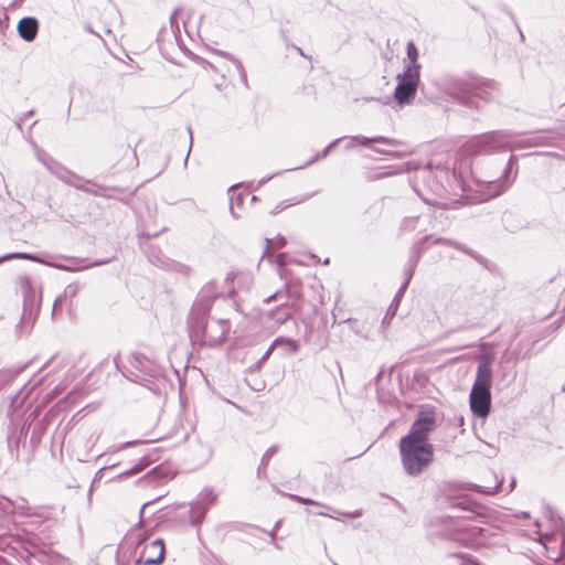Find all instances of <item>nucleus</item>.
<instances>
[{"instance_id": "1", "label": "nucleus", "mask_w": 565, "mask_h": 565, "mask_svg": "<svg viewBox=\"0 0 565 565\" xmlns=\"http://www.w3.org/2000/svg\"><path fill=\"white\" fill-rule=\"evenodd\" d=\"M491 381L492 362L488 356L481 355L478 362L476 380L469 396L471 412L480 418L487 417L490 412Z\"/></svg>"}, {"instance_id": "2", "label": "nucleus", "mask_w": 565, "mask_h": 565, "mask_svg": "<svg viewBox=\"0 0 565 565\" xmlns=\"http://www.w3.org/2000/svg\"><path fill=\"white\" fill-rule=\"evenodd\" d=\"M398 449L402 466L407 476H419L434 461V446L399 439Z\"/></svg>"}, {"instance_id": "3", "label": "nucleus", "mask_w": 565, "mask_h": 565, "mask_svg": "<svg viewBox=\"0 0 565 565\" xmlns=\"http://www.w3.org/2000/svg\"><path fill=\"white\" fill-rule=\"evenodd\" d=\"M206 316L190 315L189 323L194 337L201 338L203 343L209 347L221 344L230 331L231 323L224 319H205Z\"/></svg>"}, {"instance_id": "4", "label": "nucleus", "mask_w": 565, "mask_h": 565, "mask_svg": "<svg viewBox=\"0 0 565 565\" xmlns=\"http://www.w3.org/2000/svg\"><path fill=\"white\" fill-rule=\"evenodd\" d=\"M469 149L475 153L487 154L501 150H512L511 136L501 131H493L472 139Z\"/></svg>"}, {"instance_id": "5", "label": "nucleus", "mask_w": 565, "mask_h": 565, "mask_svg": "<svg viewBox=\"0 0 565 565\" xmlns=\"http://www.w3.org/2000/svg\"><path fill=\"white\" fill-rule=\"evenodd\" d=\"M141 548L139 555L135 558V565H159L164 557V543L161 539H154L148 542L141 533L136 535V548Z\"/></svg>"}, {"instance_id": "6", "label": "nucleus", "mask_w": 565, "mask_h": 565, "mask_svg": "<svg viewBox=\"0 0 565 565\" xmlns=\"http://www.w3.org/2000/svg\"><path fill=\"white\" fill-rule=\"evenodd\" d=\"M436 427V418L433 414L420 413L412 424L408 433L401 440L413 441L425 446H433L429 443V434Z\"/></svg>"}, {"instance_id": "7", "label": "nucleus", "mask_w": 565, "mask_h": 565, "mask_svg": "<svg viewBox=\"0 0 565 565\" xmlns=\"http://www.w3.org/2000/svg\"><path fill=\"white\" fill-rule=\"evenodd\" d=\"M430 239V236H425L423 237L419 242H417L413 248V257L411 259V265H409V268L407 269L406 271V278L404 280V282L402 284V286L399 287V289L397 290L392 303L390 305L387 311H386V315L383 319V323L390 321L395 315H396V311H397V308L399 306V302H401V299L403 298L407 287H408V284L413 277V274H414V269L416 267V264L419 259V256H420V253L424 250V244Z\"/></svg>"}, {"instance_id": "8", "label": "nucleus", "mask_w": 565, "mask_h": 565, "mask_svg": "<svg viewBox=\"0 0 565 565\" xmlns=\"http://www.w3.org/2000/svg\"><path fill=\"white\" fill-rule=\"evenodd\" d=\"M419 74L416 68H405L402 74L397 75L398 83L394 90V98L399 105L411 102L417 90L419 83Z\"/></svg>"}, {"instance_id": "9", "label": "nucleus", "mask_w": 565, "mask_h": 565, "mask_svg": "<svg viewBox=\"0 0 565 565\" xmlns=\"http://www.w3.org/2000/svg\"><path fill=\"white\" fill-rule=\"evenodd\" d=\"M449 312L458 313L454 331H465L477 326L476 307L469 306L465 301L457 299L450 307Z\"/></svg>"}, {"instance_id": "10", "label": "nucleus", "mask_w": 565, "mask_h": 565, "mask_svg": "<svg viewBox=\"0 0 565 565\" xmlns=\"http://www.w3.org/2000/svg\"><path fill=\"white\" fill-rule=\"evenodd\" d=\"M34 153L36 159L55 177L61 179L67 184H73L72 178L75 175L72 174L68 170H66L62 164L55 161L50 154H47L43 149L33 145Z\"/></svg>"}, {"instance_id": "11", "label": "nucleus", "mask_w": 565, "mask_h": 565, "mask_svg": "<svg viewBox=\"0 0 565 565\" xmlns=\"http://www.w3.org/2000/svg\"><path fill=\"white\" fill-rule=\"evenodd\" d=\"M217 297V290L213 281L206 284L201 289L198 299L195 300L191 313L192 318L202 315L206 316L211 309L214 299Z\"/></svg>"}, {"instance_id": "12", "label": "nucleus", "mask_w": 565, "mask_h": 565, "mask_svg": "<svg viewBox=\"0 0 565 565\" xmlns=\"http://www.w3.org/2000/svg\"><path fill=\"white\" fill-rule=\"evenodd\" d=\"M19 286L23 294L24 310L32 311L35 307L39 306L41 300L40 286L33 284L32 280L26 276L19 278Z\"/></svg>"}, {"instance_id": "13", "label": "nucleus", "mask_w": 565, "mask_h": 565, "mask_svg": "<svg viewBox=\"0 0 565 565\" xmlns=\"http://www.w3.org/2000/svg\"><path fill=\"white\" fill-rule=\"evenodd\" d=\"M131 365L140 372L136 381L147 382L148 377L158 379L161 375L160 367L142 354H135Z\"/></svg>"}, {"instance_id": "14", "label": "nucleus", "mask_w": 565, "mask_h": 565, "mask_svg": "<svg viewBox=\"0 0 565 565\" xmlns=\"http://www.w3.org/2000/svg\"><path fill=\"white\" fill-rule=\"evenodd\" d=\"M300 297L299 284L296 282H285L284 288L277 290L273 295L268 296L264 299L266 303L271 302L273 300H280L286 302V299L294 298L297 299Z\"/></svg>"}, {"instance_id": "15", "label": "nucleus", "mask_w": 565, "mask_h": 565, "mask_svg": "<svg viewBox=\"0 0 565 565\" xmlns=\"http://www.w3.org/2000/svg\"><path fill=\"white\" fill-rule=\"evenodd\" d=\"M181 26L184 29L186 35H190V31L185 26V22L183 19L179 17V11L175 10L170 19L168 24H164L161 30V35H181Z\"/></svg>"}, {"instance_id": "16", "label": "nucleus", "mask_w": 565, "mask_h": 565, "mask_svg": "<svg viewBox=\"0 0 565 565\" xmlns=\"http://www.w3.org/2000/svg\"><path fill=\"white\" fill-rule=\"evenodd\" d=\"M498 92V84L493 81H484L480 84V86L476 87L473 90V96L469 98L468 105H472V98H480L482 100H491L495 97V93Z\"/></svg>"}, {"instance_id": "17", "label": "nucleus", "mask_w": 565, "mask_h": 565, "mask_svg": "<svg viewBox=\"0 0 565 565\" xmlns=\"http://www.w3.org/2000/svg\"><path fill=\"white\" fill-rule=\"evenodd\" d=\"M515 159H516V157L514 154H511L509 157L507 166L503 168L502 173L500 175H498V178L482 179V180H479V182L493 185L494 186V193L493 194L494 195L500 194V192L502 191V189H499L501 186V183H502L501 180L503 178H504V180L508 178L507 173L512 170L513 161Z\"/></svg>"}, {"instance_id": "18", "label": "nucleus", "mask_w": 565, "mask_h": 565, "mask_svg": "<svg viewBox=\"0 0 565 565\" xmlns=\"http://www.w3.org/2000/svg\"><path fill=\"white\" fill-rule=\"evenodd\" d=\"M38 29V20L31 17L21 19L17 25L19 35H36Z\"/></svg>"}, {"instance_id": "19", "label": "nucleus", "mask_w": 565, "mask_h": 565, "mask_svg": "<svg viewBox=\"0 0 565 565\" xmlns=\"http://www.w3.org/2000/svg\"><path fill=\"white\" fill-rule=\"evenodd\" d=\"M489 477L492 479L491 484H476L475 488L478 492L487 494V495H493L499 492L503 480L498 477L497 473L490 471Z\"/></svg>"}, {"instance_id": "20", "label": "nucleus", "mask_w": 565, "mask_h": 565, "mask_svg": "<svg viewBox=\"0 0 565 565\" xmlns=\"http://www.w3.org/2000/svg\"><path fill=\"white\" fill-rule=\"evenodd\" d=\"M207 511H209V509H206L205 505H202V503H200L198 500H195L191 504V509H190L191 524L200 525L203 522Z\"/></svg>"}, {"instance_id": "21", "label": "nucleus", "mask_w": 565, "mask_h": 565, "mask_svg": "<svg viewBox=\"0 0 565 565\" xmlns=\"http://www.w3.org/2000/svg\"><path fill=\"white\" fill-rule=\"evenodd\" d=\"M419 53L416 45L409 41L407 43V61H405V68H416V73H420V65L417 63Z\"/></svg>"}, {"instance_id": "22", "label": "nucleus", "mask_w": 565, "mask_h": 565, "mask_svg": "<svg viewBox=\"0 0 565 565\" xmlns=\"http://www.w3.org/2000/svg\"><path fill=\"white\" fill-rule=\"evenodd\" d=\"M354 139H356V141L363 147H369L372 142L386 143V145H392V146L399 145L398 140L393 139V138H387L384 136H377V137H373V138L356 136V137H354Z\"/></svg>"}, {"instance_id": "23", "label": "nucleus", "mask_w": 565, "mask_h": 565, "mask_svg": "<svg viewBox=\"0 0 565 565\" xmlns=\"http://www.w3.org/2000/svg\"><path fill=\"white\" fill-rule=\"evenodd\" d=\"M202 505H205L206 509H210L212 505L216 503L217 494L214 493L213 489L211 488H204L198 499H196Z\"/></svg>"}, {"instance_id": "24", "label": "nucleus", "mask_w": 565, "mask_h": 565, "mask_svg": "<svg viewBox=\"0 0 565 565\" xmlns=\"http://www.w3.org/2000/svg\"><path fill=\"white\" fill-rule=\"evenodd\" d=\"M271 317L276 319L279 323H284L288 319L291 318V312L289 310L287 302H281L280 307L276 308L271 312Z\"/></svg>"}, {"instance_id": "25", "label": "nucleus", "mask_w": 565, "mask_h": 565, "mask_svg": "<svg viewBox=\"0 0 565 565\" xmlns=\"http://www.w3.org/2000/svg\"><path fill=\"white\" fill-rule=\"evenodd\" d=\"M434 244H441V245H447V246H451L465 254H468V255H472V252L465 245L460 244V243H457L455 241H451L449 238H445V237H438V238H435L434 239Z\"/></svg>"}, {"instance_id": "26", "label": "nucleus", "mask_w": 565, "mask_h": 565, "mask_svg": "<svg viewBox=\"0 0 565 565\" xmlns=\"http://www.w3.org/2000/svg\"><path fill=\"white\" fill-rule=\"evenodd\" d=\"M9 259H28L42 263V260H40L36 256L28 253H10L0 257V264Z\"/></svg>"}, {"instance_id": "27", "label": "nucleus", "mask_w": 565, "mask_h": 565, "mask_svg": "<svg viewBox=\"0 0 565 565\" xmlns=\"http://www.w3.org/2000/svg\"><path fill=\"white\" fill-rule=\"evenodd\" d=\"M274 344L275 347L282 345L286 349H288L291 353H296L299 350V344L297 343V341L289 338L279 337L275 339Z\"/></svg>"}, {"instance_id": "28", "label": "nucleus", "mask_w": 565, "mask_h": 565, "mask_svg": "<svg viewBox=\"0 0 565 565\" xmlns=\"http://www.w3.org/2000/svg\"><path fill=\"white\" fill-rule=\"evenodd\" d=\"M419 218L417 216L405 217L401 223V230L404 232H413L417 228Z\"/></svg>"}, {"instance_id": "29", "label": "nucleus", "mask_w": 565, "mask_h": 565, "mask_svg": "<svg viewBox=\"0 0 565 565\" xmlns=\"http://www.w3.org/2000/svg\"><path fill=\"white\" fill-rule=\"evenodd\" d=\"M341 140V138H338L335 140H333L331 143H329L320 153H318L313 159H311L309 162H307L306 166H310L312 164L313 162L320 160V159H323L326 158L329 152L338 145V142Z\"/></svg>"}, {"instance_id": "30", "label": "nucleus", "mask_w": 565, "mask_h": 565, "mask_svg": "<svg viewBox=\"0 0 565 565\" xmlns=\"http://www.w3.org/2000/svg\"><path fill=\"white\" fill-rule=\"evenodd\" d=\"M14 373L10 370L0 371V391L13 379Z\"/></svg>"}, {"instance_id": "31", "label": "nucleus", "mask_w": 565, "mask_h": 565, "mask_svg": "<svg viewBox=\"0 0 565 565\" xmlns=\"http://www.w3.org/2000/svg\"><path fill=\"white\" fill-rule=\"evenodd\" d=\"M276 451H277V447H276V446H271V447H269V448L265 451V454H264V456H263V458H262V460H260V466L258 467V471L260 470V467H262V466H263V467H266V466H267V463H268L269 459L271 458V456H274V455L276 454Z\"/></svg>"}, {"instance_id": "32", "label": "nucleus", "mask_w": 565, "mask_h": 565, "mask_svg": "<svg viewBox=\"0 0 565 565\" xmlns=\"http://www.w3.org/2000/svg\"><path fill=\"white\" fill-rule=\"evenodd\" d=\"M289 497H290V499H292V500H295V501H297L299 503H302V504H311V505L324 507L322 503L317 502V501H315L312 499H309V498L299 497L297 494H290Z\"/></svg>"}, {"instance_id": "33", "label": "nucleus", "mask_w": 565, "mask_h": 565, "mask_svg": "<svg viewBox=\"0 0 565 565\" xmlns=\"http://www.w3.org/2000/svg\"><path fill=\"white\" fill-rule=\"evenodd\" d=\"M515 218V215L513 213H505L504 216H503V223L505 225V227L513 232L516 230V226H514L512 224V221Z\"/></svg>"}, {"instance_id": "34", "label": "nucleus", "mask_w": 565, "mask_h": 565, "mask_svg": "<svg viewBox=\"0 0 565 565\" xmlns=\"http://www.w3.org/2000/svg\"><path fill=\"white\" fill-rule=\"evenodd\" d=\"M278 275L281 279H284L286 282H294L290 278V273L286 267H281L278 269Z\"/></svg>"}, {"instance_id": "35", "label": "nucleus", "mask_w": 565, "mask_h": 565, "mask_svg": "<svg viewBox=\"0 0 565 565\" xmlns=\"http://www.w3.org/2000/svg\"><path fill=\"white\" fill-rule=\"evenodd\" d=\"M275 263L278 265V269L286 266V254L279 253L276 258Z\"/></svg>"}, {"instance_id": "36", "label": "nucleus", "mask_w": 565, "mask_h": 565, "mask_svg": "<svg viewBox=\"0 0 565 565\" xmlns=\"http://www.w3.org/2000/svg\"><path fill=\"white\" fill-rule=\"evenodd\" d=\"M233 64H234L235 68L237 70V72L241 73L242 79L244 82H246V74L244 72L242 63L239 61H237V60H233Z\"/></svg>"}, {"instance_id": "37", "label": "nucleus", "mask_w": 565, "mask_h": 565, "mask_svg": "<svg viewBox=\"0 0 565 565\" xmlns=\"http://www.w3.org/2000/svg\"><path fill=\"white\" fill-rule=\"evenodd\" d=\"M554 310H555V303H554V301H552L547 312L537 313L535 317H537L540 320H543L544 318L551 316Z\"/></svg>"}, {"instance_id": "38", "label": "nucleus", "mask_w": 565, "mask_h": 565, "mask_svg": "<svg viewBox=\"0 0 565 565\" xmlns=\"http://www.w3.org/2000/svg\"><path fill=\"white\" fill-rule=\"evenodd\" d=\"M274 347H275V344L273 343V344L267 349V351L264 353V355H263V356L260 358V360L258 361V363H257V364H258V366H259V365H260L265 360H267V359L270 356V354H271V352H273V350H274Z\"/></svg>"}, {"instance_id": "39", "label": "nucleus", "mask_w": 565, "mask_h": 565, "mask_svg": "<svg viewBox=\"0 0 565 565\" xmlns=\"http://www.w3.org/2000/svg\"><path fill=\"white\" fill-rule=\"evenodd\" d=\"M9 505H12V502L7 500V499H0V510L7 512L8 511V508Z\"/></svg>"}, {"instance_id": "40", "label": "nucleus", "mask_w": 565, "mask_h": 565, "mask_svg": "<svg viewBox=\"0 0 565 565\" xmlns=\"http://www.w3.org/2000/svg\"><path fill=\"white\" fill-rule=\"evenodd\" d=\"M188 131L190 134V147H192V131H191L190 127L188 128ZM190 152H191V148H189V150H188L186 157L184 159V166H186V163H188Z\"/></svg>"}, {"instance_id": "41", "label": "nucleus", "mask_w": 565, "mask_h": 565, "mask_svg": "<svg viewBox=\"0 0 565 565\" xmlns=\"http://www.w3.org/2000/svg\"><path fill=\"white\" fill-rule=\"evenodd\" d=\"M34 114V110H29L25 115H24V118H21L19 121H17V127L21 130L22 129V121L28 117V116H32Z\"/></svg>"}, {"instance_id": "42", "label": "nucleus", "mask_w": 565, "mask_h": 565, "mask_svg": "<svg viewBox=\"0 0 565 565\" xmlns=\"http://www.w3.org/2000/svg\"><path fill=\"white\" fill-rule=\"evenodd\" d=\"M65 390L64 386H61V385H57L54 387V390L52 391V395L54 397L58 396L63 391Z\"/></svg>"}, {"instance_id": "43", "label": "nucleus", "mask_w": 565, "mask_h": 565, "mask_svg": "<svg viewBox=\"0 0 565 565\" xmlns=\"http://www.w3.org/2000/svg\"><path fill=\"white\" fill-rule=\"evenodd\" d=\"M285 245H286V238H285V237H282V236H279V237L277 238V246H278V247H284Z\"/></svg>"}, {"instance_id": "44", "label": "nucleus", "mask_w": 565, "mask_h": 565, "mask_svg": "<svg viewBox=\"0 0 565 565\" xmlns=\"http://www.w3.org/2000/svg\"><path fill=\"white\" fill-rule=\"evenodd\" d=\"M461 565H480L479 563L471 561V559H463Z\"/></svg>"}, {"instance_id": "45", "label": "nucleus", "mask_w": 565, "mask_h": 565, "mask_svg": "<svg viewBox=\"0 0 565 565\" xmlns=\"http://www.w3.org/2000/svg\"><path fill=\"white\" fill-rule=\"evenodd\" d=\"M274 175H269L267 178H263L262 180L258 181V185H263L265 184L267 181H269Z\"/></svg>"}, {"instance_id": "46", "label": "nucleus", "mask_w": 565, "mask_h": 565, "mask_svg": "<svg viewBox=\"0 0 565 565\" xmlns=\"http://www.w3.org/2000/svg\"><path fill=\"white\" fill-rule=\"evenodd\" d=\"M173 40H174L175 44H177L181 50H183V49H182V44H181V40H182V38L175 36V38H173Z\"/></svg>"}, {"instance_id": "47", "label": "nucleus", "mask_w": 565, "mask_h": 565, "mask_svg": "<svg viewBox=\"0 0 565 565\" xmlns=\"http://www.w3.org/2000/svg\"><path fill=\"white\" fill-rule=\"evenodd\" d=\"M355 142H356V139H354V137H353V138H351V140H350V142L348 143L347 148H348V149H350V148L354 147V143H355Z\"/></svg>"}, {"instance_id": "48", "label": "nucleus", "mask_w": 565, "mask_h": 565, "mask_svg": "<svg viewBox=\"0 0 565 565\" xmlns=\"http://www.w3.org/2000/svg\"><path fill=\"white\" fill-rule=\"evenodd\" d=\"M279 524H280V521H278V522L276 523L275 529L269 533L271 537H275V532H276L277 527L279 526Z\"/></svg>"}, {"instance_id": "49", "label": "nucleus", "mask_w": 565, "mask_h": 565, "mask_svg": "<svg viewBox=\"0 0 565 565\" xmlns=\"http://www.w3.org/2000/svg\"><path fill=\"white\" fill-rule=\"evenodd\" d=\"M230 210H231V213H232V215H233L234 217H238V215H237V214L235 213V211H234L233 204H231Z\"/></svg>"}, {"instance_id": "50", "label": "nucleus", "mask_w": 565, "mask_h": 565, "mask_svg": "<svg viewBox=\"0 0 565 565\" xmlns=\"http://www.w3.org/2000/svg\"><path fill=\"white\" fill-rule=\"evenodd\" d=\"M558 326L559 324H556V322H555L550 328H551L552 331H554V330L558 329Z\"/></svg>"}, {"instance_id": "51", "label": "nucleus", "mask_w": 565, "mask_h": 565, "mask_svg": "<svg viewBox=\"0 0 565 565\" xmlns=\"http://www.w3.org/2000/svg\"><path fill=\"white\" fill-rule=\"evenodd\" d=\"M268 250H269V241H268V239H266L265 254H266V253H268Z\"/></svg>"}, {"instance_id": "52", "label": "nucleus", "mask_w": 565, "mask_h": 565, "mask_svg": "<svg viewBox=\"0 0 565 565\" xmlns=\"http://www.w3.org/2000/svg\"><path fill=\"white\" fill-rule=\"evenodd\" d=\"M514 484H515V480L513 479L509 486V488H510L509 491H511L513 489Z\"/></svg>"}, {"instance_id": "53", "label": "nucleus", "mask_w": 565, "mask_h": 565, "mask_svg": "<svg viewBox=\"0 0 565 565\" xmlns=\"http://www.w3.org/2000/svg\"><path fill=\"white\" fill-rule=\"evenodd\" d=\"M58 302H60V299H56V300L54 301L53 310H55V309H56V307H57V303H58Z\"/></svg>"}, {"instance_id": "54", "label": "nucleus", "mask_w": 565, "mask_h": 565, "mask_svg": "<svg viewBox=\"0 0 565 565\" xmlns=\"http://www.w3.org/2000/svg\"><path fill=\"white\" fill-rule=\"evenodd\" d=\"M349 515L352 516V518H356V516H360V513L359 512H354V513L349 514Z\"/></svg>"}, {"instance_id": "55", "label": "nucleus", "mask_w": 565, "mask_h": 565, "mask_svg": "<svg viewBox=\"0 0 565 565\" xmlns=\"http://www.w3.org/2000/svg\"><path fill=\"white\" fill-rule=\"evenodd\" d=\"M23 39H24L25 41H28V42H31V41H33L35 38L28 36V38H23Z\"/></svg>"}, {"instance_id": "56", "label": "nucleus", "mask_w": 565, "mask_h": 565, "mask_svg": "<svg viewBox=\"0 0 565 565\" xmlns=\"http://www.w3.org/2000/svg\"><path fill=\"white\" fill-rule=\"evenodd\" d=\"M294 49H295L299 54L303 55L302 51H301L299 47L294 46Z\"/></svg>"}, {"instance_id": "57", "label": "nucleus", "mask_w": 565, "mask_h": 565, "mask_svg": "<svg viewBox=\"0 0 565 565\" xmlns=\"http://www.w3.org/2000/svg\"><path fill=\"white\" fill-rule=\"evenodd\" d=\"M311 195H306L305 198H302L301 200H299L298 202H302V201H306L310 198Z\"/></svg>"}, {"instance_id": "58", "label": "nucleus", "mask_w": 565, "mask_h": 565, "mask_svg": "<svg viewBox=\"0 0 565 565\" xmlns=\"http://www.w3.org/2000/svg\"><path fill=\"white\" fill-rule=\"evenodd\" d=\"M317 514L319 515H324V516H328L329 514H327L326 512H318Z\"/></svg>"}, {"instance_id": "59", "label": "nucleus", "mask_w": 565, "mask_h": 565, "mask_svg": "<svg viewBox=\"0 0 565 565\" xmlns=\"http://www.w3.org/2000/svg\"><path fill=\"white\" fill-rule=\"evenodd\" d=\"M106 262H97L95 263L94 265H102V264H105Z\"/></svg>"}, {"instance_id": "60", "label": "nucleus", "mask_w": 565, "mask_h": 565, "mask_svg": "<svg viewBox=\"0 0 565 565\" xmlns=\"http://www.w3.org/2000/svg\"><path fill=\"white\" fill-rule=\"evenodd\" d=\"M56 268H63V269H66V267H63V266H60V265H54Z\"/></svg>"}, {"instance_id": "61", "label": "nucleus", "mask_w": 565, "mask_h": 565, "mask_svg": "<svg viewBox=\"0 0 565 565\" xmlns=\"http://www.w3.org/2000/svg\"><path fill=\"white\" fill-rule=\"evenodd\" d=\"M379 152L382 154H388V152H386V151H379Z\"/></svg>"}, {"instance_id": "62", "label": "nucleus", "mask_w": 565, "mask_h": 565, "mask_svg": "<svg viewBox=\"0 0 565 565\" xmlns=\"http://www.w3.org/2000/svg\"><path fill=\"white\" fill-rule=\"evenodd\" d=\"M564 311H565V306H564Z\"/></svg>"}]
</instances>
